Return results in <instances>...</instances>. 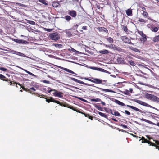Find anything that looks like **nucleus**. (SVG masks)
<instances>
[{"label":"nucleus","mask_w":159,"mask_h":159,"mask_svg":"<svg viewBox=\"0 0 159 159\" xmlns=\"http://www.w3.org/2000/svg\"><path fill=\"white\" fill-rule=\"evenodd\" d=\"M49 37L50 39L56 41L60 39V34L58 32H56L49 34Z\"/></svg>","instance_id":"nucleus-1"},{"label":"nucleus","mask_w":159,"mask_h":159,"mask_svg":"<svg viewBox=\"0 0 159 159\" xmlns=\"http://www.w3.org/2000/svg\"><path fill=\"white\" fill-rule=\"evenodd\" d=\"M52 91H54V92L53 93V94L54 96L60 98H61L63 97V93H62L54 89H52L49 90H48V92L49 93H50V92Z\"/></svg>","instance_id":"nucleus-2"},{"label":"nucleus","mask_w":159,"mask_h":159,"mask_svg":"<svg viewBox=\"0 0 159 159\" xmlns=\"http://www.w3.org/2000/svg\"><path fill=\"white\" fill-rule=\"evenodd\" d=\"M70 78L72 80H73L76 82L78 83H80V84H84V85H87V86L95 87L94 85V84H88V83H86L83 82V81H82L81 80H79L77 79H75V78H72V77H70Z\"/></svg>","instance_id":"nucleus-3"},{"label":"nucleus","mask_w":159,"mask_h":159,"mask_svg":"<svg viewBox=\"0 0 159 159\" xmlns=\"http://www.w3.org/2000/svg\"><path fill=\"white\" fill-rule=\"evenodd\" d=\"M12 40L15 42L19 44L27 45L29 44V42L23 39H13Z\"/></svg>","instance_id":"nucleus-4"},{"label":"nucleus","mask_w":159,"mask_h":159,"mask_svg":"<svg viewBox=\"0 0 159 159\" xmlns=\"http://www.w3.org/2000/svg\"><path fill=\"white\" fill-rule=\"evenodd\" d=\"M120 38L125 43L133 44L131 42V40L126 36H122L120 37Z\"/></svg>","instance_id":"nucleus-5"},{"label":"nucleus","mask_w":159,"mask_h":159,"mask_svg":"<svg viewBox=\"0 0 159 159\" xmlns=\"http://www.w3.org/2000/svg\"><path fill=\"white\" fill-rule=\"evenodd\" d=\"M141 140H142V142L143 143H147L149 144L150 145H151L153 146H156V144L154 143H152L151 142L148 140L147 139L144 138V137H142Z\"/></svg>","instance_id":"nucleus-6"},{"label":"nucleus","mask_w":159,"mask_h":159,"mask_svg":"<svg viewBox=\"0 0 159 159\" xmlns=\"http://www.w3.org/2000/svg\"><path fill=\"white\" fill-rule=\"evenodd\" d=\"M145 98L149 99H159V98L155 96L154 95L147 93L145 95Z\"/></svg>","instance_id":"nucleus-7"},{"label":"nucleus","mask_w":159,"mask_h":159,"mask_svg":"<svg viewBox=\"0 0 159 159\" xmlns=\"http://www.w3.org/2000/svg\"><path fill=\"white\" fill-rule=\"evenodd\" d=\"M46 101L47 102L49 103L50 102H53L57 103L58 104H59L61 106H63L65 107H66L65 106L66 104H67V103L65 102H61V103L59 101L56 100H46Z\"/></svg>","instance_id":"nucleus-8"},{"label":"nucleus","mask_w":159,"mask_h":159,"mask_svg":"<svg viewBox=\"0 0 159 159\" xmlns=\"http://www.w3.org/2000/svg\"><path fill=\"white\" fill-rule=\"evenodd\" d=\"M65 106L66 107L69 108L70 109H72L73 110L76 111L77 112L81 113L82 114V113H83L84 112H81L80 110H78L76 109V107H74L72 106H70V105L68 104H66Z\"/></svg>","instance_id":"nucleus-9"},{"label":"nucleus","mask_w":159,"mask_h":159,"mask_svg":"<svg viewBox=\"0 0 159 159\" xmlns=\"http://www.w3.org/2000/svg\"><path fill=\"white\" fill-rule=\"evenodd\" d=\"M92 78L93 79V82H92L97 84H105L102 83V80H101L99 79H98V78Z\"/></svg>","instance_id":"nucleus-10"},{"label":"nucleus","mask_w":159,"mask_h":159,"mask_svg":"<svg viewBox=\"0 0 159 159\" xmlns=\"http://www.w3.org/2000/svg\"><path fill=\"white\" fill-rule=\"evenodd\" d=\"M68 13L73 18L75 17L77 15L76 11L74 10H69Z\"/></svg>","instance_id":"nucleus-11"},{"label":"nucleus","mask_w":159,"mask_h":159,"mask_svg":"<svg viewBox=\"0 0 159 159\" xmlns=\"http://www.w3.org/2000/svg\"><path fill=\"white\" fill-rule=\"evenodd\" d=\"M134 101L140 104L141 105H142L144 106H147L148 107H151V106H150L149 104H148L147 103L142 102V101H141L140 100H134Z\"/></svg>","instance_id":"nucleus-12"},{"label":"nucleus","mask_w":159,"mask_h":159,"mask_svg":"<svg viewBox=\"0 0 159 159\" xmlns=\"http://www.w3.org/2000/svg\"><path fill=\"white\" fill-rule=\"evenodd\" d=\"M126 106L128 107H129L132 109H133L135 111H138L139 112L141 113H143V111L134 107L132 106L128 105H126Z\"/></svg>","instance_id":"nucleus-13"},{"label":"nucleus","mask_w":159,"mask_h":159,"mask_svg":"<svg viewBox=\"0 0 159 159\" xmlns=\"http://www.w3.org/2000/svg\"><path fill=\"white\" fill-rule=\"evenodd\" d=\"M57 67L58 68H59L62 69L64 70L65 71L69 73H71L72 74H76L75 73H74L73 71H72V70H71L68 69H67L66 68H64L63 67H61V66H57Z\"/></svg>","instance_id":"nucleus-14"},{"label":"nucleus","mask_w":159,"mask_h":159,"mask_svg":"<svg viewBox=\"0 0 159 159\" xmlns=\"http://www.w3.org/2000/svg\"><path fill=\"white\" fill-rule=\"evenodd\" d=\"M117 61L120 63L128 65L126 62L124 60L123 58L120 57H118L117 59Z\"/></svg>","instance_id":"nucleus-15"},{"label":"nucleus","mask_w":159,"mask_h":159,"mask_svg":"<svg viewBox=\"0 0 159 159\" xmlns=\"http://www.w3.org/2000/svg\"><path fill=\"white\" fill-rule=\"evenodd\" d=\"M142 120L143 121H145V122L147 123H148L153 124V125H157L158 126H159V122H158L157 124H155L154 123H152L151 121L149 120H147L145 119H143Z\"/></svg>","instance_id":"nucleus-16"},{"label":"nucleus","mask_w":159,"mask_h":159,"mask_svg":"<svg viewBox=\"0 0 159 159\" xmlns=\"http://www.w3.org/2000/svg\"><path fill=\"white\" fill-rule=\"evenodd\" d=\"M13 53L14 54H16V55H18L19 56H20L21 57H26L25 55L23 53H22L20 52H17V51H13Z\"/></svg>","instance_id":"nucleus-17"},{"label":"nucleus","mask_w":159,"mask_h":159,"mask_svg":"<svg viewBox=\"0 0 159 159\" xmlns=\"http://www.w3.org/2000/svg\"><path fill=\"white\" fill-rule=\"evenodd\" d=\"M126 61L128 62L127 64H128V65H129V64L131 65L132 66H135V64L134 62L132 61V60H131L130 61H129L127 59L126 60Z\"/></svg>","instance_id":"nucleus-18"},{"label":"nucleus","mask_w":159,"mask_h":159,"mask_svg":"<svg viewBox=\"0 0 159 159\" xmlns=\"http://www.w3.org/2000/svg\"><path fill=\"white\" fill-rule=\"evenodd\" d=\"M97 112L101 116L104 117L106 118L107 119L108 116L107 115H106L104 113H102L98 111H97Z\"/></svg>","instance_id":"nucleus-19"},{"label":"nucleus","mask_w":159,"mask_h":159,"mask_svg":"<svg viewBox=\"0 0 159 159\" xmlns=\"http://www.w3.org/2000/svg\"><path fill=\"white\" fill-rule=\"evenodd\" d=\"M114 102L122 106H125V105L123 103L120 101L118 100H114Z\"/></svg>","instance_id":"nucleus-20"},{"label":"nucleus","mask_w":159,"mask_h":159,"mask_svg":"<svg viewBox=\"0 0 159 159\" xmlns=\"http://www.w3.org/2000/svg\"><path fill=\"white\" fill-rule=\"evenodd\" d=\"M126 14L128 16H131L132 15V12L131 10L128 9L126 11Z\"/></svg>","instance_id":"nucleus-21"},{"label":"nucleus","mask_w":159,"mask_h":159,"mask_svg":"<svg viewBox=\"0 0 159 159\" xmlns=\"http://www.w3.org/2000/svg\"><path fill=\"white\" fill-rule=\"evenodd\" d=\"M113 114H112V115H115L117 116H121V115L117 111H115L114 110H113Z\"/></svg>","instance_id":"nucleus-22"},{"label":"nucleus","mask_w":159,"mask_h":159,"mask_svg":"<svg viewBox=\"0 0 159 159\" xmlns=\"http://www.w3.org/2000/svg\"><path fill=\"white\" fill-rule=\"evenodd\" d=\"M66 31L65 32L67 36L69 37H71L72 36V34L70 31L67 30H66Z\"/></svg>","instance_id":"nucleus-23"},{"label":"nucleus","mask_w":159,"mask_h":159,"mask_svg":"<svg viewBox=\"0 0 159 159\" xmlns=\"http://www.w3.org/2000/svg\"><path fill=\"white\" fill-rule=\"evenodd\" d=\"M99 52L102 54H108L109 52L108 50L105 49L103 50L100 51H99Z\"/></svg>","instance_id":"nucleus-24"},{"label":"nucleus","mask_w":159,"mask_h":159,"mask_svg":"<svg viewBox=\"0 0 159 159\" xmlns=\"http://www.w3.org/2000/svg\"><path fill=\"white\" fill-rule=\"evenodd\" d=\"M97 88L98 89H100L101 90L103 91H105L106 92H111V93L114 92L113 91L110 90V89H103L99 88L98 87H97Z\"/></svg>","instance_id":"nucleus-25"},{"label":"nucleus","mask_w":159,"mask_h":159,"mask_svg":"<svg viewBox=\"0 0 159 159\" xmlns=\"http://www.w3.org/2000/svg\"><path fill=\"white\" fill-rule=\"evenodd\" d=\"M52 6L54 7H57L59 5V2H54L52 3Z\"/></svg>","instance_id":"nucleus-26"},{"label":"nucleus","mask_w":159,"mask_h":159,"mask_svg":"<svg viewBox=\"0 0 159 159\" xmlns=\"http://www.w3.org/2000/svg\"><path fill=\"white\" fill-rule=\"evenodd\" d=\"M82 114H84L85 116V117L89 118L92 120H93V116H90L89 114H86L84 112L83 113H82Z\"/></svg>","instance_id":"nucleus-27"},{"label":"nucleus","mask_w":159,"mask_h":159,"mask_svg":"<svg viewBox=\"0 0 159 159\" xmlns=\"http://www.w3.org/2000/svg\"><path fill=\"white\" fill-rule=\"evenodd\" d=\"M152 40L155 42H157L159 41V35L155 36L153 38Z\"/></svg>","instance_id":"nucleus-28"},{"label":"nucleus","mask_w":159,"mask_h":159,"mask_svg":"<svg viewBox=\"0 0 159 159\" xmlns=\"http://www.w3.org/2000/svg\"><path fill=\"white\" fill-rule=\"evenodd\" d=\"M23 89L25 90H26V91H30V92L34 91H35V89L34 87L31 88H30V89H27V90H25V88H24Z\"/></svg>","instance_id":"nucleus-29"},{"label":"nucleus","mask_w":159,"mask_h":159,"mask_svg":"<svg viewBox=\"0 0 159 159\" xmlns=\"http://www.w3.org/2000/svg\"><path fill=\"white\" fill-rule=\"evenodd\" d=\"M107 41L110 43H112L113 42V39L111 37H108L107 38Z\"/></svg>","instance_id":"nucleus-30"},{"label":"nucleus","mask_w":159,"mask_h":159,"mask_svg":"<svg viewBox=\"0 0 159 159\" xmlns=\"http://www.w3.org/2000/svg\"><path fill=\"white\" fill-rule=\"evenodd\" d=\"M105 111L106 112L108 113H111L113 114V111L112 110L107 109V108L105 109Z\"/></svg>","instance_id":"nucleus-31"},{"label":"nucleus","mask_w":159,"mask_h":159,"mask_svg":"<svg viewBox=\"0 0 159 159\" xmlns=\"http://www.w3.org/2000/svg\"><path fill=\"white\" fill-rule=\"evenodd\" d=\"M5 78H6V77L5 76L2 75L1 74H0V78L3 81H7L8 80V79H7L6 80H4V79H5Z\"/></svg>","instance_id":"nucleus-32"},{"label":"nucleus","mask_w":159,"mask_h":159,"mask_svg":"<svg viewBox=\"0 0 159 159\" xmlns=\"http://www.w3.org/2000/svg\"><path fill=\"white\" fill-rule=\"evenodd\" d=\"M64 18H65L67 21H69L71 19V17L68 15L66 16Z\"/></svg>","instance_id":"nucleus-33"},{"label":"nucleus","mask_w":159,"mask_h":159,"mask_svg":"<svg viewBox=\"0 0 159 159\" xmlns=\"http://www.w3.org/2000/svg\"><path fill=\"white\" fill-rule=\"evenodd\" d=\"M95 107L98 110L101 111H102V108L100 105H96Z\"/></svg>","instance_id":"nucleus-34"},{"label":"nucleus","mask_w":159,"mask_h":159,"mask_svg":"<svg viewBox=\"0 0 159 159\" xmlns=\"http://www.w3.org/2000/svg\"><path fill=\"white\" fill-rule=\"evenodd\" d=\"M39 2L46 6L48 5V3L46 2L45 0H38Z\"/></svg>","instance_id":"nucleus-35"},{"label":"nucleus","mask_w":159,"mask_h":159,"mask_svg":"<svg viewBox=\"0 0 159 159\" xmlns=\"http://www.w3.org/2000/svg\"><path fill=\"white\" fill-rule=\"evenodd\" d=\"M151 30L152 31H154V32H157L158 30V29L157 27H152L151 29Z\"/></svg>","instance_id":"nucleus-36"},{"label":"nucleus","mask_w":159,"mask_h":159,"mask_svg":"<svg viewBox=\"0 0 159 159\" xmlns=\"http://www.w3.org/2000/svg\"><path fill=\"white\" fill-rule=\"evenodd\" d=\"M101 30H102L103 32H105L106 33H108V30L107 29L104 27L101 28Z\"/></svg>","instance_id":"nucleus-37"},{"label":"nucleus","mask_w":159,"mask_h":159,"mask_svg":"<svg viewBox=\"0 0 159 159\" xmlns=\"http://www.w3.org/2000/svg\"><path fill=\"white\" fill-rule=\"evenodd\" d=\"M27 22L30 24L32 25H35V22L33 21H31V20H27Z\"/></svg>","instance_id":"nucleus-38"},{"label":"nucleus","mask_w":159,"mask_h":159,"mask_svg":"<svg viewBox=\"0 0 159 159\" xmlns=\"http://www.w3.org/2000/svg\"><path fill=\"white\" fill-rule=\"evenodd\" d=\"M122 29L124 31L126 32L128 31V30L126 26L125 25H122Z\"/></svg>","instance_id":"nucleus-39"},{"label":"nucleus","mask_w":159,"mask_h":159,"mask_svg":"<svg viewBox=\"0 0 159 159\" xmlns=\"http://www.w3.org/2000/svg\"><path fill=\"white\" fill-rule=\"evenodd\" d=\"M89 68L91 69L94 70H97L98 71H99V68H98L97 67H90Z\"/></svg>","instance_id":"nucleus-40"},{"label":"nucleus","mask_w":159,"mask_h":159,"mask_svg":"<svg viewBox=\"0 0 159 159\" xmlns=\"http://www.w3.org/2000/svg\"><path fill=\"white\" fill-rule=\"evenodd\" d=\"M140 39L141 41L143 42H145L147 40L146 36L143 37L142 38H141Z\"/></svg>","instance_id":"nucleus-41"},{"label":"nucleus","mask_w":159,"mask_h":159,"mask_svg":"<svg viewBox=\"0 0 159 159\" xmlns=\"http://www.w3.org/2000/svg\"><path fill=\"white\" fill-rule=\"evenodd\" d=\"M143 14L146 17H147L148 16V14L147 12L145 11H143Z\"/></svg>","instance_id":"nucleus-42"},{"label":"nucleus","mask_w":159,"mask_h":159,"mask_svg":"<svg viewBox=\"0 0 159 159\" xmlns=\"http://www.w3.org/2000/svg\"><path fill=\"white\" fill-rule=\"evenodd\" d=\"M139 34L142 36V37H143L146 36V35L144 34L142 31H140L139 32Z\"/></svg>","instance_id":"nucleus-43"},{"label":"nucleus","mask_w":159,"mask_h":159,"mask_svg":"<svg viewBox=\"0 0 159 159\" xmlns=\"http://www.w3.org/2000/svg\"><path fill=\"white\" fill-rule=\"evenodd\" d=\"M139 21L141 22L146 23V21L144 19L142 18H139Z\"/></svg>","instance_id":"nucleus-44"},{"label":"nucleus","mask_w":159,"mask_h":159,"mask_svg":"<svg viewBox=\"0 0 159 159\" xmlns=\"http://www.w3.org/2000/svg\"><path fill=\"white\" fill-rule=\"evenodd\" d=\"M99 71L103 72L105 73L106 70H105L104 69H103L102 68H99Z\"/></svg>","instance_id":"nucleus-45"},{"label":"nucleus","mask_w":159,"mask_h":159,"mask_svg":"<svg viewBox=\"0 0 159 159\" xmlns=\"http://www.w3.org/2000/svg\"><path fill=\"white\" fill-rule=\"evenodd\" d=\"M84 79L85 80H88L89 81H90L91 82H93V80L91 79H89L88 78H87V77H85L84 78Z\"/></svg>","instance_id":"nucleus-46"},{"label":"nucleus","mask_w":159,"mask_h":159,"mask_svg":"<svg viewBox=\"0 0 159 159\" xmlns=\"http://www.w3.org/2000/svg\"><path fill=\"white\" fill-rule=\"evenodd\" d=\"M0 70L2 71H6L7 69L5 68H4L2 67H0Z\"/></svg>","instance_id":"nucleus-47"},{"label":"nucleus","mask_w":159,"mask_h":159,"mask_svg":"<svg viewBox=\"0 0 159 159\" xmlns=\"http://www.w3.org/2000/svg\"><path fill=\"white\" fill-rule=\"evenodd\" d=\"M125 113L128 115H129L131 114L130 112L126 110L125 111Z\"/></svg>","instance_id":"nucleus-48"},{"label":"nucleus","mask_w":159,"mask_h":159,"mask_svg":"<svg viewBox=\"0 0 159 159\" xmlns=\"http://www.w3.org/2000/svg\"><path fill=\"white\" fill-rule=\"evenodd\" d=\"M55 46L56 47L60 48L62 46V45L60 44H54Z\"/></svg>","instance_id":"nucleus-49"},{"label":"nucleus","mask_w":159,"mask_h":159,"mask_svg":"<svg viewBox=\"0 0 159 159\" xmlns=\"http://www.w3.org/2000/svg\"><path fill=\"white\" fill-rule=\"evenodd\" d=\"M154 141L155 142V144H156V145H159V141L157 140H154Z\"/></svg>","instance_id":"nucleus-50"},{"label":"nucleus","mask_w":159,"mask_h":159,"mask_svg":"<svg viewBox=\"0 0 159 159\" xmlns=\"http://www.w3.org/2000/svg\"><path fill=\"white\" fill-rule=\"evenodd\" d=\"M116 50L120 52L122 51V49L121 48L118 47H117L116 48Z\"/></svg>","instance_id":"nucleus-51"},{"label":"nucleus","mask_w":159,"mask_h":159,"mask_svg":"<svg viewBox=\"0 0 159 159\" xmlns=\"http://www.w3.org/2000/svg\"><path fill=\"white\" fill-rule=\"evenodd\" d=\"M42 81L45 83L49 84L50 83V82L49 81L47 80H44Z\"/></svg>","instance_id":"nucleus-52"},{"label":"nucleus","mask_w":159,"mask_h":159,"mask_svg":"<svg viewBox=\"0 0 159 159\" xmlns=\"http://www.w3.org/2000/svg\"><path fill=\"white\" fill-rule=\"evenodd\" d=\"M52 30V29H45V30L49 32H51Z\"/></svg>","instance_id":"nucleus-53"},{"label":"nucleus","mask_w":159,"mask_h":159,"mask_svg":"<svg viewBox=\"0 0 159 159\" xmlns=\"http://www.w3.org/2000/svg\"><path fill=\"white\" fill-rule=\"evenodd\" d=\"M71 49H72V51H73V52H76V53H79L80 52L77 51H76V50H75V49H74V48H71Z\"/></svg>","instance_id":"nucleus-54"},{"label":"nucleus","mask_w":159,"mask_h":159,"mask_svg":"<svg viewBox=\"0 0 159 159\" xmlns=\"http://www.w3.org/2000/svg\"><path fill=\"white\" fill-rule=\"evenodd\" d=\"M124 93L125 94L129 95V92L128 90H126L125 91Z\"/></svg>","instance_id":"nucleus-55"},{"label":"nucleus","mask_w":159,"mask_h":159,"mask_svg":"<svg viewBox=\"0 0 159 159\" xmlns=\"http://www.w3.org/2000/svg\"><path fill=\"white\" fill-rule=\"evenodd\" d=\"M85 50L86 52H87L89 53L92 54L93 53V52H91V51H90L88 50H87L86 49H85Z\"/></svg>","instance_id":"nucleus-56"},{"label":"nucleus","mask_w":159,"mask_h":159,"mask_svg":"<svg viewBox=\"0 0 159 159\" xmlns=\"http://www.w3.org/2000/svg\"><path fill=\"white\" fill-rule=\"evenodd\" d=\"M120 126L125 128H127V126L126 125H124L123 124H121Z\"/></svg>","instance_id":"nucleus-57"},{"label":"nucleus","mask_w":159,"mask_h":159,"mask_svg":"<svg viewBox=\"0 0 159 159\" xmlns=\"http://www.w3.org/2000/svg\"><path fill=\"white\" fill-rule=\"evenodd\" d=\"M30 75H32V76H34V77H36V76L34 74H33L32 73L30 72H29V73H28Z\"/></svg>","instance_id":"nucleus-58"},{"label":"nucleus","mask_w":159,"mask_h":159,"mask_svg":"<svg viewBox=\"0 0 159 159\" xmlns=\"http://www.w3.org/2000/svg\"><path fill=\"white\" fill-rule=\"evenodd\" d=\"M132 50L134 51L137 52L138 51V50L136 48H132Z\"/></svg>","instance_id":"nucleus-59"},{"label":"nucleus","mask_w":159,"mask_h":159,"mask_svg":"<svg viewBox=\"0 0 159 159\" xmlns=\"http://www.w3.org/2000/svg\"><path fill=\"white\" fill-rule=\"evenodd\" d=\"M82 29L83 30H87V27L86 26H83L82 27Z\"/></svg>","instance_id":"nucleus-60"},{"label":"nucleus","mask_w":159,"mask_h":159,"mask_svg":"<svg viewBox=\"0 0 159 159\" xmlns=\"http://www.w3.org/2000/svg\"><path fill=\"white\" fill-rule=\"evenodd\" d=\"M136 75L137 76H139L140 77H144V76L143 75L141 74H136Z\"/></svg>","instance_id":"nucleus-61"},{"label":"nucleus","mask_w":159,"mask_h":159,"mask_svg":"<svg viewBox=\"0 0 159 159\" xmlns=\"http://www.w3.org/2000/svg\"><path fill=\"white\" fill-rule=\"evenodd\" d=\"M16 4L19 6H21V3H16Z\"/></svg>","instance_id":"nucleus-62"},{"label":"nucleus","mask_w":159,"mask_h":159,"mask_svg":"<svg viewBox=\"0 0 159 159\" xmlns=\"http://www.w3.org/2000/svg\"><path fill=\"white\" fill-rule=\"evenodd\" d=\"M21 7H27V6L25 5L21 4Z\"/></svg>","instance_id":"nucleus-63"},{"label":"nucleus","mask_w":159,"mask_h":159,"mask_svg":"<svg viewBox=\"0 0 159 159\" xmlns=\"http://www.w3.org/2000/svg\"><path fill=\"white\" fill-rule=\"evenodd\" d=\"M117 47L116 46H115V45H114L113 46V48L115 50H116V48H117Z\"/></svg>","instance_id":"nucleus-64"}]
</instances>
